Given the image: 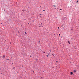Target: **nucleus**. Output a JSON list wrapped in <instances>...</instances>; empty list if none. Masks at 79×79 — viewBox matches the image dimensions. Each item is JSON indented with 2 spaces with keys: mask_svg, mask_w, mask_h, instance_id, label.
Segmentation results:
<instances>
[{
  "mask_svg": "<svg viewBox=\"0 0 79 79\" xmlns=\"http://www.w3.org/2000/svg\"><path fill=\"white\" fill-rule=\"evenodd\" d=\"M22 66L23 67V66L22 65Z\"/></svg>",
  "mask_w": 79,
  "mask_h": 79,
  "instance_id": "nucleus-21",
  "label": "nucleus"
},
{
  "mask_svg": "<svg viewBox=\"0 0 79 79\" xmlns=\"http://www.w3.org/2000/svg\"><path fill=\"white\" fill-rule=\"evenodd\" d=\"M43 53H45V52H43Z\"/></svg>",
  "mask_w": 79,
  "mask_h": 79,
  "instance_id": "nucleus-16",
  "label": "nucleus"
},
{
  "mask_svg": "<svg viewBox=\"0 0 79 79\" xmlns=\"http://www.w3.org/2000/svg\"><path fill=\"white\" fill-rule=\"evenodd\" d=\"M50 52H51V50H50Z\"/></svg>",
  "mask_w": 79,
  "mask_h": 79,
  "instance_id": "nucleus-15",
  "label": "nucleus"
},
{
  "mask_svg": "<svg viewBox=\"0 0 79 79\" xmlns=\"http://www.w3.org/2000/svg\"><path fill=\"white\" fill-rule=\"evenodd\" d=\"M52 55H53V56H54L55 55H54L53 54H52Z\"/></svg>",
  "mask_w": 79,
  "mask_h": 79,
  "instance_id": "nucleus-6",
  "label": "nucleus"
},
{
  "mask_svg": "<svg viewBox=\"0 0 79 79\" xmlns=\"http://www.w3.org/2000/svg\"><path fill=\"white\" fill-rule=\"evenodd\" d=\"M6 60H9V59H7Z\"/></svg>",
  "mask_w": 79,
  "mask_h": 79,
  "instance_id": "nucleus-11",
  "label": "nucleus"
},
{
  "mask_svg": "<svg viewBox=\"0 0 79 79\" xmlns=\"http://www.w3.org/2000/svg\"><path fill=\"white\" fill-rule=\"evenodd\" d=\"M79 2V1H77V2H76V3H78Z\"/></svg>",
  "mask_w": 79,
  "mask_h": 79,
  "instance_id": "nucleus-4",
  "label": "nucleus"
},
{
  "mask_svg": "<svg viewBox=\"0 0 79 79\" xmlns=\"http://www.w3.org/2000/svg\"><path fill=\"white\" fill-rule=\"evenodd\" d=\"M68 43H69V44H70V42H69V41H68Z\"/></svg>",
  "mask_w": 79,
  "mask_h": 79,
  "instance_id": "nucleus-7",
  "label": "nucleus"
},
{
  "mask_svg": "<svg viewBox=\"0 0 79 79\" xmlns=\"http://www.w3.org/2000/svg\"><path fill=\"white\" fill-rule=\"evenodd\" d=\"M73 72H70V74L71 75H72V74H73Z\"/></svg>",
  "mask_w": 79,
  "mask_h": 79,
  "instance_id": "nucleus-1",
  "label": "nucleus"
},
{
  "mask_svg": "<svg viewBox=\"0 0 79 79\" xmlns=\"http://www.w3.org/2000/svg\"><path fill=\"white\" fill-rule=\"evenodd\" d=\"M60 10H61V11L62 10L61 9H60Z\"/></svg>",
  "mask_w": 79,
  "mask_h": 79,
  "instance_id": "nucleus-9",
  "label": "nucleus"
},
{
  "mask_svg": "<svg viewBox=\"0 0 79 79\" xmlns=\"http://www.w3.org/2000/svg\"><path fill=\"white\" fill-rule=\"evenodd\" d=\"M43 11H45V10H44Z\"/></svg>",
  "mask_w": 79,
  "mask_h": 79,
  "instance_id": "nucleus-13",
  "label": "nucleus"
},
{
  "mask_svg": "<svg viewBox=\"0 0 79 79\" xmlns=\"http://www.w3.org/2000/svg\"><path fill=\"white\" fill-rule=\"evenodd\" d=\"M3 57L4 58H5V55H3Z\"/></svg>",
  "mask_w": 79,
  "mask_h": 79,
  "instance_id": "nucleus-2",
  "label": "nucleus"
},
{
  "mask_svg": "<svg viewBox=\"0 0 79 79\" xmlns=\"http://www.w3.org/2000/svg\"><path fill=\"white\" fill-rule=\"evenodd\" d=\"M56 62H58V61H56Z\"/></svg>",
  "mask_w": 79,
  "mask_h": 79,
  "instance_id": "nucleus-18",
  "label": "nucleus"
},
{
  "mask_svg": "<svg viewBox=\"0 0 79 79\" xmlns=\"http://www.w3.org/2000/svg\"><path fill=\"white\" fill-rule=\"evenodd\" d=\"M40 15H41V14H40Z\"/></svg>",
  "mask_w": 79,
  "mask_h": 79,
  "instance_id": "nucleus-19",
  "label": "nucleus"
},
{
  "mask_svg": "<svg viewBox=\"0 0 79 79\" xmlns=\"http://www.w3.org/2000/svg\"><path fill=\"white\" fill-rule=\"evenodd\" d=\"M15 68H15V67H13V69H15Z\"/></svg>",
  "mask_w": 79,
  "mask_h": 79,
  "instance_id": "nucleus-3",
  "label": "nucleus"
},
{
  "mask_svg": "<svg viewBox=\"0 0 79 79\" xmlns=\"http://www.w3.org/2000/svg\"><path fill=\"white\" fill-rule=\"evenodd\" d=\"M47 57H48V56H47Z\"/></svg>",
  "mask_w": 79,
  "mask_h": 79,
  "instance_id": "nucleus-20",
  "label": "nucleus"
},
{
  "mask_svg": "<svg viewBox=\"0 0 79 79\" xmlns=\"http://www.w3.org/2000/svg\"><path fill=\"white\" fill-rule=\"evenodd\" d=\"M74 73H76V70H74Z\"/></svg>",
  "mask_w": 79,
  "mask_h": 79,
  "instance_id": "nucleus-5",
  "label": "nucleus"
},
{
  "mask_svg": "<svg viewBox=\"0 0 79 79\" xmlns=\"http://www.w3.org/2000/svg\"><path fill=\"white\" fill-rule=\"evenodd\" d=\"M59 36H60V34H59Z\"/></svg>",
  "mask_w": 79,
  "mask_h": 79,
  "instance_id": "nucleus-14",
  "label": "nucleus"
},
{
  "mask_svg": "<svg viewBox=\"0 0 79 79\" xmlns=\"http://www.w3.org/2000/svg\"><path fill=\"white\" fill-rule=\"evenodd\" d=\"M27 34V33L26 32L25 33V34Z\"/></svg>",
  "mask_w": 79,
  "mask_h": 79,
  "instance_id": "nucleus-10",
  "label": "nucleus"
},
{
  "mask_svg": "<svg viewBox=\"0 0 79 79\" xmlns=\"http://www.w3.org/2000/svg\"><path fill=\"white\" fill-rule=\"evenodd\" d=\"M53 6H54V7H56V6H55V5H54Z\"/></svg>",
  "mask_w": 79,
  "mask_h": 79,
  "instance_id": "nucleus-8",
  "label": "nucleus"
},
{
  "mask_svg": "<svg viewBox=\"0 0 79 79\" xmlns=\"http://www.w3.org/2000/svg\"><path fill=\"white\" fill-rule=\"evenodd\" d=\"M58 29H60V27H58Z\"/></svg>",
  "mask_w": 79,
  "mask_h": 79,
  "instance_id": "nucleus-12",
  "label": "nucleus"
},
{
  "mask_svg": "<svg viewBox=\"0 0 79 79\" xmlns=\"http://www.w3.org/2000/svg\"><path fill=\"white\" fill-rule=\"evenodd\" d=\"M48 55H49V54H48Z\"/></svg>",
  "mask_w": 79,
  "mask_h": 79,
  "instance_id": "nucleus-17",
  "label": "nucleus"
}]
</instances>
